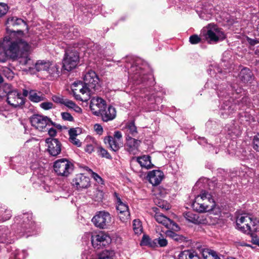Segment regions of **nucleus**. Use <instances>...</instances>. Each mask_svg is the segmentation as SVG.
<instances>
[{"instance_id":"obj_27","label":"nucleus","mask_w":259,"mask_h":259,"mask_svg":"<svg viewBox=\"0 0 259 259\" xmlns=\"http://www.w3.org/2000/svg\"><path fill=\"white\" fill-rule=\"evenodd\" d=\"M240 79L244 83H247L252 80V73L248 68L242 69L239 74Z\"/></svg>"},{"instance_id":"obj_36","label":"nucleus","mask_w":259,"mask_h":259,"mask_svg":"<svg viewBox=\"0 0 259 259\" xmlns=\"http://www.w3.org/2000/svg\"><path fill=\"white\" fill-rule=\"evenodd\" d=\"M252 224H251V235L253 234L254 235H259V221L256 220H252Z\"/></svg>"},{"instance_id":"obj_37","label":"nucleus","mask_w":259,"mask_h":259,"mask_svg":"<svg viewBox=\"0 0 259 259\" xmlns=\"http://www.w3.org/2000/svg\"><path fill=\"white\" fill-rule=\"evenodd\" d=\"M133 229L136 234H139L142 232V225L138 220H135L133 221Z\"/></svg>"},{"instance_id":"obj_53","label":"nucleus","mask_w":259,"mask_h":259,"mask_svg":"<svg viewBox=\"0 0 259 259\" xmlns=\"http://www.w3.org/2000/svg\"><path fill=\"white\" fill-rule=\"evenodd\" d=\"M92 177L98 184H103V179L97 174L93 172H92Z\"/></svg>"},{"instance_id":"obj_63","label":"nucleus","mask_w":259,"mask_h":259,"mask_svg":"<svg viewBox=\"0 0 259 259\" xmlns=\"http://www.w3.org/2000/svg\"><path fill=\"white\" fill-rule=\"evenodd\" d=\"M23 215H24L23 218L25 217L28 219L30 218L31 219V215L30 214L25 213V214H24Z\"/></svg>"},{"instance_id":"obj_30","label":"nucleus","mask_w":259,"mask_h":259,"mask_svg":"<svg viewBox=\"0 0 259 259\" xmlns=\"http://www.w3.org/2000/svg\"><path fill=\"white\" fill-rule=\"evenodd\" d=\"M184 217L188 222L195 224H199L201 222L198 215L192 211L184 213Z\"/></svg>"},{"instance_id":"obj_58","label":"nucleus","mask_w":259,"mask_h":259,"mask_svg":"<svg viewBox=\"0 0 259 259\" xmlns=\"http://www.w3.org/2000/svg\"><path fill=\"white\" fill-rule=\"evenodd\" d=\"M251 242L253 244L257 245L259 246V238H258L257 236L254 235L253 234H252Z\"/></svg>"},{"instance_id":"obj_11","label":"nucleus","mask_w":259,"mask_h":259,"mask_svg":"<svg viewBox=\"0 0 259 259\" xmlns=\"http://www.w3.org/2000/svg\"><path fill=\"white\" fill-rule=\"evenodd\" d=\"M154 218L158 223L161 224L168 229L172 230L176 232L179 231L180 229L177 224L160 212H156L154 215Z\"/></svg>"},{"instance_id":"obj_47","label":"nucleus","mask_w":259,"mask_h":259,"mask_svg":"<svg viewBox=\"0 0 259 259\" xmlns=\"http://www.w3.org/2000/svg\"><path fill=\"white\" fill-rule=\"evenodd\" d=\"M189 41L192 44H196L200 41V38L197 35H193L190 37Z\"/></svg>"},{"instance_id":"obj_24","label":"nucleus","mask_w":259,"mask_h":259,"mask_svg":"<svg viewBox=\"0 0 259 259\" xmlns=\"http://www.w3.org/2000/svg\"><path fill=\"white\" fill-rule=\"evenodd\" d=\"M159 229H156L157 238L153 240L154 243H157L159 246L165 247L167 245V240L166 239V237H167L165 234V232L158 231Z\"/></svg>"},{"instance_id":"obj_19","label":"nucleus","mask_w":259,"mask_h":259,"mask_svg":"<svg viewBox=\"0 0 259 259\" xmlns=\"http://www.w3.org/2000/svg\"><path fill=\"white\" fill-rule=\"evenodd\" d=\"M126 140L125 147L127 150L133 154H137L141 141L131 137H126Z\"/></svg>"},{"instance_id":"obj_59","label":"nucleus","mask_w":259,"mask_h":259,"mask_svg":"<svg viewBox=\"0 0 259 259\" xmlns=\"http://www.w3.org/2000/svg\"><path fill=\"white\" fill-rule=\"evenodd\" d=\"M48 134L51 137H55L57 134V130L54 128H50L48 131Z\"/></svg>"},{"instance_id":"obj_45","label":"nucleus","mask_w":259,"mask_h":259,"mask_svg":"<svg viewBox=\"0 0 259 259\" xmlns=\"http://www.w3.org/2000/svg\"><path fill=\"white\" fill-rule=\"evenodd\" d=\"M253 147L255 150L259 152V133L254 136L253 138Z\"/></svg>"},{"instance_id":"obj_42","label":"nucleus","mask_w":259,"mask_h":259,"mask_svg":"<svg viewBox=\"0 0 259 259\" xmlns=\"http://www.w3.org/2000/svg\"><path fill=\"white\" fill-rule=\"evenodd\" d=\"M83 84L82 82H74L73 84V88L72 89L73 95L76 98V96H77V94L78 93V91L80 89V88H81L82 85Z\"/></svg>"},{"instance_id":"obj_38","label":"nucleus","mask_w":259,"mask_h":259,"mask_svg":"<svg viewBox=\"0 0 259 259\" xmlns=\"http://www.w3.org/2000/svg\"><path fill=\"white\" fill-rule=\"evenodd\" d=\"M154 202L159 207L168 210L170 208V205L169 203L163 201H159L158 199H155Z\"/></svg>"},{"instance_id":"obj_1","label":"nucleus","mask_w":259,"mask_h":259,"mask_svg":"<svg viewBox=\"0 0 259 259\" xmlns=\"http://www.w3.org/2000/svg\"><path fill=\"white\" fill-rule=\"evenodd\" d=\"M7 30L11 36L4 37L2 42H0V62H5L8 58L12 59H18L19 63L23 65H30L32 61L30 57L32 47L27 41L22 38L24 35L22 30L15 31L12 27H18L21 25L25 26L28 31L26 22L17 17H10L6 22Z\"/></svg>"},{"instance_id":"obj_57","label":"nucleus","mask_w":259,"mask_h":259,"mask_svg":"<svg viewBox=\"0 0 259 259\" xmlns=\"http://www.w3.org/2000/svg\"><path fill=\"white\" fill-rule=\"evenodd\" d=\"M94 130L99 135H101L103 131L102 126L99 124H95Z\"/></svg>"},{"instance_id":"obj_56","label":"nucleus","mask_w":259,"mask_h":259,"mask_svg":"<svg viewBox=\"0 0 259 259\" xmlns=\"http://www.w3.org/2000/svg\"><path fill=\"white\" fill-rule=\"evenodd\" d=\"M112 138L118 140V141H121L122 142V134L119 131H116L114 134L113 137Z\"/></svg>"},{"instance_id":"obj_35","label":"nucleus","mask_w":259,"mask_h":259,"mask_svg":"<svg viewBox=\"0 0 259 259\" xmlns=\"http://www.w3.org/2000/svg\"><path fill=\"white\" fill-rule=\"evenodd\" d=\"M11 217V211L7 209H1L0 210V222H4L9 220Z\"/></svg>"},{"instance_id":"obj_6","label":"nucleus","mask_w":259,"mask_h":259,"mask_svg":"<svg viewBox=\"0 0 259 259\" xmlns=\"http://www.w3.org/2000/svg\"><path fill=\"white\" fill-rule=\"evenodd\" d=\"M226 92L220 91L218 93V96L220 97H225L224 100L221 108V115L224 117H227L230 114H232L236 110V102L233 99L225 95Z\"/></svg>"},{"instance_id":"obj_55","label":"nucleus","mask_w":259,"mask_h":259,"mask_svg":"<svg viewBox=\"0 0 259 259\" xmlns=\"http://www.w3.org/2000/svg\"><path fill=\"white\" fill-rule=\"evenodd\" d=\"M109 255H110V253L108 251H104L98 259H113L111 257L109 256Z\"/></svg>"},{"instance_id":"obj_54","label":"nucleus","mask_w":259,"mask_h":259,"mask_svg":"<svg viewBox=\"0 0 259 259\" xmlns=\"http://www.w3.org/2000/svg\"><path fill=\"white\" fill-rule=\"evenodd\" d=\"M3 72H4L6 76L8 78H12L13 77V73L10 69L8 68H4Z\"/></svg>"},{"instance_id":"obj_51","label":"nucleus","mask_w":259,"mask_h":259,"mask_svg":"<svg viewBox=\"0 0 259 259\" xmlns=\"http://www.w3.org/2000/svg\"><path fill=\"white\" fill-rule=\"evenodd\" d=\"M75 104V103H74L73 101L65 98L63 104H64L68 108L72 109L73 108Z\"/></svg>"},{"instance_id":"obj_64","label":"nucleus","mask_w":259,"mask_h":259,"mask_svg":"<svg viewBox=\"0 0 259 259\" xmlns=\"http://www.w3.org/2000/svg\"><path fill=\"white\" fill-rule=\"evenodd\" d=\"M250 43L251 45H254L255 44H256V41L255 40H252V39H251L250 40Z\"/></svg>"},{"instance_id":"obj_33","label":"nucleus","mask_w":259,"mask_h":259,"mask_svg":"<svg viewBox=\"0 0 259 259\" xmlns=\"http://www.w3.org/2000/svg\"><path fill=\"white\" fill-rule=\"evenodd\" d=\"M174 231V230L168 229L165 231V234L167 237L177 242H182L185 240V238L183 236L177 234Z\"/></svg>"},{"instance_id":"obj_7","label":"nucleus","mask_w":259,"mask_h":259,"mask_svg":"<svg viewBox=\"0 0 259 259\" xmlns=\"http://www.w3.org/2000/svg\"><path fill=\"white\" fill-rule=\"evenodd\" d=\"M78 60L79 56L76 51L67 50L63 60V68L67 71H71L77 66Z\"/></svg>"},{"instance_id":"obj_10","label":"nucleus","mask_w":259,"mask_h":259,"mask_svg":"<svg viewBox=\"0 0 259 259\" xmlns=\"http://www.w3.org/2000/svg\"><path fill=\"white\" fill-rule=\"evenodd\" d=\"M31 125L39 131H43L51 122L50 119L47 116L38 114L32 116L30 119Z\"/></svg>"},{"instance_id":"obj_31","label":"nucleus","mask_w":259,"mask_h":259,"mask_svg":"<svg viewBox=\"0 0 259 259\" xmlns=\"http://www.w3.org/2000/svg\"><path fill=\"white\" fill-rule=\"evenodd\" d=\"M50 65V62L45 60H38L35 64V68L37 71H42L45 74Z\"/></svg>"},{"instance_id":"obj_14","label":"nucleus","mask_w":259,"mask_h":259,"mask_svg":"<svg viewBox=\"0 0 259 259\" xmlns=\"http://www.w3.org/2000/svg\"><path fill=\"white\" fill-rule=\"evenodd\" d=\"M72 186L78 190L87 189L90 186V179L89 177L79 174L72 180Z\"/></svg>"},{"instance_id":"obj_2","label":"nucleus","mask_w":259,"mask_h":259,"mask_svg":"<svg viewBox=\"0 0 259 259\" xmlns=\"http://www.w3.org/2000/svg\"><path fill=\"white\" fill-rule=\"evenodd\" d=\"M197 195L192 203V207L196 211L203 212L213 209L215 203L212 195Z\"/></svg>"},{"instance_id":"obj_62","label":"nucleus","mask_w":259,"mask_h":259,"mask_svg":"<svg viewBox=\"0 0 259 259\" xmlns=\"http://www.w3.org/2000/svg\"><path fill=\"white\" fill-rule=\"evenodd\" d=\"M29 94V92H28V91L27 90H23V94L22 95V96H23L24 97H27Z\"/></svg>"},{"instance_id":"obj_50","label":"nucleus","mask_w":259,"mask_h":259,"mask_svg":"<svg viewBox=\"0 0 259 259\" xmlns=\"http://www.w3.org/2000/svg\"><path fill=\"white\" fill-rule=\"evenodd\" d=\"M65 99L62 97L58 96H53L52 97V100L54 102L62 104H63Z\"/></svg>"},{"instance_id":"obj_39","label":"nucleus","mask_w":259,"mask_h":259,"mask_svg":"<svg viewBox=\"0 0 259 259\" xmlns=\"http://www.w3.org/2000/svg\"><path fill=\"white\" fill-rule=\"evenodd\" d=\"M8 231L5 227L0 228V242L4 243L6 242V237Z\"/></svg>"},{"instance_id":"obj_48","label":"nucleus","mask_w":259,"mask_h":259,"mask_svg":"<svg viewBox=\"0 0 259 259\" xmlns=\"http://www.w3.org/2000/svg\"><path fill=\"white\" fill-rule=\"evenodd\" d=\"M40 107L45 110H49L53 107V104L52 102H43L40 105Z\"/></svg>"},{"instance_id":"obj_15","label":"nucleus","mask_w":259,"mask_h":259,"mask_svg":"<svg viewBox=\"0 0 259 259\" xmlns=\"http://www.w3.org/2000/svg\"><path fill=\"white\" fill-rule=\"evenodd\" d=\"M116 196V209L118 212V217L122 222H125L130 218V214L128 206L123 203L120 198Z\"/></svg>"},{"instance_id":"obj_22","label":"nucleus","mask_w":259,"mask_h":259,"mask_svg":"<svg viewBox=\"0 0 259 259\" xmlns=\"http://www.w3.org/2000/svg\"><path fill=\"white\" fill-rule=\"evenodd\" d=\"M59 67L56 64L50 62V65L47 69L45 75L50 80L57 79L60 76Z\"/></svg>"},{"instance_id":"obj_17","label":"nucleus","mask_w":259,"mask_h":259,"mask_svg":"<svg viewBox=\"0 0 259 259\" xmlns=\"http://www.w3.org/2000/svg\"><path fill=\"white\" fill-rule=\"evenodd\" d=\"M105 102L99 97H94L91 99L90 108L93 113L97 116H99L100 113L105 107Z\"/></svg>"},{"instance_id":"obj_49","label":"nucleus","mask_w":259,"mask_h":259,"mask_svg":"<svg viewBox=\"0 0 259 259\" xmlns=\"http://www.w3.org/2000/svg\"><path fill=\"white\" fill-rule=\"evenodd\" d=\"M151 239L149 237V236L146 235H144L142 238V240L141 242V244L142 245H151L150 244Z\"/></svg>"},{"instance_id":"obj_43","label":"nucleus","mask_w":259,"mask_h":259,"mask_svg":"<svg viewBox=\"0 0 259 259\" xmlns=\"http://www.w3.org/2000/svg\"><path fill=\"white\" fill-rule=\"evenodd\" d=\"M61 117L64 120L68 121H73L74 118L73 116L68 112H64L61 113Z\"/></svg>"},{"instance_id":"obj_60","label":"nucleus","mask_w":259,"mask_h":259,"mask_svg":"<svg viewBox=\"0 0 259 259\" xmlns=\"http://www.w3.org/2000/svg\"><path fill=\"white\" fill-rule=\"evenodd\" d=\"M94 148L93 146L91 144H89L87 145L85 148V151L89 153H91L94 151Z\"/></svg>"},{"instance_id":"obj_29","label":"nucleus","mask_w":259,"mask_h":259,"mask_svg":"<svg viewBox=\"0 0 259 259\" xmlns=\"http://www.w3.org/2000/svg\"><path fill=\"white\" fill-rule=\"evenodd\" d=\"M125 132L126 137L132 136H136L138 133L137 127L135 125L134 122L131 121L127 123L125 127Z\"/></svg>"},{"instance_id":"obj_28","label":"nucleus","mask_w":259,"mask_h":259,"mask_svg":"<svg viewBox=\"0 0 259 259\" xmlns=\"http://www.w3.org/2000/svg\"><path fill=\"white\" fill-rule=\"evenodd\" d=\"M137 162L140 164L141 166L146 169H149L152 167V164L151 162L150 157L147 155H144L137 158Z\"/></svg>"},{"instance_id":"obj_25","label":"nucleus","mask_w":259,"mask_h":259,"mask_svg":"<svg viewBox=\"0 0 259 259\" xmlns=\"http://www.w3.org/2000/svg\"><path fill=\"white\" fill-rule=\"evenodd\" d=\"M178 259H200V257L196 251L185 250L179 254Z\"/></svg>"},{"instance_id":"obj_32","label":"nucleus","mask_w":259,"mask_h":259,"mask_svg":"<svg viewBox=\"0 0 259 259\" xmlns=\"http://www.w3.org/2000/svg\"><path fill=\"white\" fill-rule=\"evenodd\" d=\"M201 253L204 259H221L217 253L212 250L203 249Z\"/></svg>"},{"instance_id":"obj_9","label":"nucleus","mask_w":259,"mask_h":259,"mask_svg":"<svg viewBox=\"0 0 259 259\" xmlns=\"http://www.w3.org/2000/svg\"><path fill=\"white\" fill-rule=\"evenodd\" d=\"M111 242V237L103 232L92 236V243L94 248H100L102 246H106Z\"/></svg>"},{"instance_id":"obj_3","label":"nucleus","mask_w":259,"mask_h":259,"mask_svg":"<svg viewBox=\"0 0 259 259\" xmlns=\"http://www.w3.org/2000/svg\"><path fill=\"white\" fill-rule=\"evenodd\" d=\"M206 28V32L204 35L209 43H216L224 40L226 38L224 32L217 25L209 24Z\"/></svg>"},{"instance_id":"obj_52","label":"nucleus","mask_w":259,"mask_h":259,"mask_svg":"<svg viewBox=\"0 0 259 259\" xmlns=\"http://www.w3.org/2000/svg\"><path fill=\"white\" fill-rule=\"evenodd\" d=\"M69 141L78 147H80L81 145V142L76 137L69 138Z\"/></svg>"},{"instance_id":"obj_41","label":"nucleus","mask_w":259,"mask_h":259,"mask_svg":"<svg viewBox=\"0 0 259 259\" xmlns=\"http://www.w3.org/2000/svg\"><path fill=\"white\" fill-rule=\"evenodd\" d=\"M98 152L99 155L102 157H105L107 159H111V156L108 151L102 147H99L98 148Z\"/></svg>"},{"instance_id":"obj_5","label":"nucleus","mask_w":259,"mask_h":259,"mask_svg":"<svg viewBox=\"0 0 259 259\" xmlns=\"http://www.w3.org/2000/svg\"><path fill=\"white\" fill-rule=\"evenodd\" d=\"M93 223L98 228L107 229L112 224V217L107 211H100L93 218Z\"/></svg>"},{"instance_id":"obj_26","label":"nucleus","mask_w":259,"mask_h":259,"mask_svg":"<svg viewBox=\"0 0 259 259\" xmlns=\"http://www.w3.org/2000/svg\"><path fill=\"white\" fill-rule=\"evenodd\" d=\"M29 100L33 102L37 103L45 100V95L41 92L31 90L29 94Z\"/></svg>"},{"instance_id":"obj_61","label":"nucleus","mask_w":259,"mask_h":259,"mask_svg":"<svg viewBox=\"0 0 259 259\" xmlns=\"http://www.w3.org/2000/svg\"><path fill=\"white\" fill-rule=\"evenodd\" d=\"M74 111H75L77 113H81L82 112V109L78 106H77L76 104H75L73 108H72Z\"/></svg>"},{"instance_id":"obj_4","label":"nucleus","mask_w":259,"mask_h":259,"mask_svg":"<svg viewBox=\"0 0 259 259\" xmlns=\"http://www.w3.org/2000/svg\"><path fill=\"white\" fill-rule=\"evenodd\" d=\"M55 172L62 177H68L73 170V164L68 160L62 158L56 160L54 163Z\"/></svg>"},{"instance_id":"obj_18","label":"nucleus","mask_w":259,"mask_h":259,"mask_svg":"<svg viewBox=\"0 0 259 259\" xmlns=\"http://www.w3.org/2000/svg\"><path fill=\"white\" fill-rule=\"evenodd\" d=\"M164 177L163 173L158 170H153L148 172L147 178L149 182L153 186L159 185Z\"/></svg>"},{"instance_id":"obj_13","label":"nucleus","mask_w":259,"mask_h":259,"mask_svg":"<svg viewBox=\"0 0 259 259\" xmlns=\"http://www.w3.org/2000/svg\"><path fill=\"white\" fill-rule=\"evenodd\" d=\"M252 223V219L248 215H241L238 217L236 220L237 228L245 233H251V224Z\"/></svg>"},{"instance_id":"obj_20","label":"nucleus","mask_w":259,"mask_h":259,"mask_svg":"<svg viewBox=\"0 0 259 259\" xmlns=\"http://www.w3.org/2000/svg\"><path fill=\"white\" fill-rule=\"evenodd\" d=\"M93 91L92 89L83 83V84L78 91L76 99L83 102H87L90 99V94Z\"/></svg>"},{"instance_id":"obj_40","label":"nucleus","mask_w":259,"mask_h":259,"mask_svg":"<svg viewBox=\"0 0 259 259\" xmlns=\"http://www.w3.org/2000/svg\"><path fill=\"white\" fill-rule=\"evenodd\" d=\"M81 133V130L79 128H71L68 131L69 138L76 137V136Z\"/></svg>"},{"instance_id":"obj_34","label":"nucleus","mask_w":259,"mask_h":259,"mask_svg":"<svg viewBox=\"0 0 259 259\" xmlns=\"http://www.w3.org/2000/svg\"><path fill=\"white\" fill-rule=\"evenodd\" d=\"M204 181L206 182H207V180L206 179H200L199 181L197 182L195 185L194 186V189H200V192L199 194H211L212 192L206 191L205 190H203L201 188V187L203 186V184L204 183Z\"/></svg>"},{"instance_id":"obj_44","label":"nucleus","mask_w":259,"mask_h":259,"mask_svg":"<svg viewBox=\"0 0 259 259\" xmlns=\"http://www.w3.org/2000/svg\"><path fill=\"white\" fill-rule=\"evenodd\" d=\"M8 11V6L4 3H0V18L5 15Z\"/></svg>"},{"instance_id":"obj_12","label":"nucleus","mask_w":259,"mask_h":259,"mask_svg":"<svg viewBox=\"0 0 259 259\" xmlns=\"http://www.w3.org/2000/svg\"><path fill=\"white\" fill-rule=\"evenodd\" d=\"M83 83L90 87L94 91H96L99 87V79L94 71L88 70L83 75Z\"/></svg>"},{"instance_id":"obj_16","label":"nucleus","mask_w":259,"mask_h":259,"mask_svg":"<svg viewBox=\"0 0 259 259\" xmlns=\"http://www.w3.org/2000/svg\"><path fill=\"white\" fill-rule=\"evenodd\" d=\"M46 143L49 153L52 156H57L61 151V144L57 139L47 138Z\"/></svg>"},{"instance_id":"obj_46","label":"nucleus","mask_w":259,"mask_h":259,"mask_svg":"<svg viewBox=\"0 0 259 259\" xmlns=\"http://www.w3.org/2000/svg\"><path fill=\"white\" fill-rule=\"evenodd\" d=\"M199 15L200 18L205 20H209L211 17V14L210 13H206V11L205 10H203Z\"/></svg>"},{"instance_id":"obj_23","label":"nucleus","mask_w":259,"mask_h":259,"mask_svg":"<svg viewBox=\"0 0 259 259\" xmlns=\"http://www.w3.org/2000/svg\"><path fill=\"white\" fill-rule=\"evenodd\" d=\"M104 142L106 144H108L111 149L115 152L118 151L122 146V142L112 138V136L106 137L104 138Z\"/></svg>"},{"instance_id":"obj_8","label":"nucleus","mask_w":259,"mask_h":259,"mask_svg":"<svg viewBox=\"0 0 259 259\" xmlns=\"http://www.w3.org/2000/svg\"><path fill=\"white\" fill-rule=\"evenodd\" d=\"M7 101L12 107L21 108L25 104V99L22 97L21 92L16 89L10 90L6 92Z\"/></svg>"},{"instance_id":"obj_21","label":"nucleus","mask_w":259,"mask_h":259,"mask_svg":"<svg viewBox=\"0 0 259 259\" xmlns=\"http://www.w3.org/2000/svg\"><path fill=\"white\" fill-rule=\"evenodd\" d=\"M101 112L100 115L102 120L105 122L113 120L116 115L115 109L111 106H109L107 109L105 108Z\"/></svg>"}]
</instances>
